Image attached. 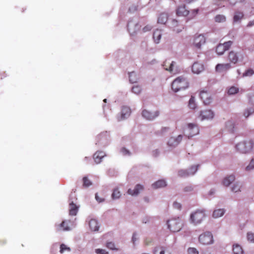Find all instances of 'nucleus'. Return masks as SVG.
I'll use <instances>...</instances> for the list:
<instances>
[{"mask_svg": "<svg viewBox=\"0 0 254 254\" xmlns=\"http://www.w3.org/2000/svg\"><path fill=\"white\" fill-rule=\"evenodd\" d=\"M199 165H192L189 169H187L190 176L193 175L197 171Z\"/></svg>", "mask_w": 254, "mask_h": 254, "instance_id": "obj_36", "label": "nucleus"}, {"mask_svg": "<svg viewBox=\"0 0 254 254\" xmlns=\"http://www.w3.org/2000/svg\"><path fill=\"white\" fill-rule=\"evenodd\" d=\"M254 168V159H252L248 166L246 168L247 171H251Z\"/></svg>", "mask_w": 254, "mask_h": 254, "instance_id": "obj_47", "label": "nucleus"}, {"mask_svg": "<svg viewBox=\"0 0 254 254\" xmlns=\"http://www.w3.org/2000/svg\"><path fill=\"white\" fill-rule=\"evenodd\" d=\"M141 91V89L139 86L136 85V86H133L132 87V92L134 93L135 94H138L140 93Z\"/></svg>", "mask_w": 254, "mask_h": 254, "instance_id": "obj_44", "label": "nucleus"}, {"mask_svg": "<svg viewBox=\"0 0 254 254\" xmlns=\"http://www.w3.org/2000/svg\"><path fill=\"white\" fill-rule=\"evenodd\" d=\"M176 13L179 16H186L189 15L190 11L186 8L185 5H182L178 7Z\"/></svg>", "mask_w": 254, "mask_h": 254, "instance_id": "obj_17", "label": "nucleus"}, {"mask_svg": "<svg viewBox=\"0 0 254 254\" xmlns=\"http://www.w3.org/2000/svg\"><path fill=\"white\" fill-rule=\"evenodd\" d=\"M225 210L224 209H218L215 210L213 213V217L215 218H218L224 215Z\"/></svg>", "mask_w": 254, "mask_h": 254, "instance_id": "obj_30", "label": "nucleus"}, {"mask_svg": "<svg viewBox=\"0 0 254 254\" xmlns=\"http://www.w3.org/2000/svg\"><path fill=\"white\" fill-rule=\"evenodd\" d=\"M189 84L187 79L183 77L179 76L176 78L172 83V90L177 92L179 91L184 90L189 87Z\"/></svg>", "mask_w": 254, "mask_h": 254, "instance_id": "obj_1", "label": "nucleus"}, {"mask_svg": "<svg viewBox=\"0 0 254 254\" xmlns=\"http://www.w3.org/2000/svg\"><path fill=\"white\" fill-rule=\"evenodd\" d=\"M168 15L166 13H161L158 18V23L164 24L167 21Z\"/></svg>", "mask_w": 254, "mask_h": 254, "instance_id": "obj_28", "label": "nucleus"}, {"mask_svg": "<svg viewBox=\"0 0 254 254\" xmlns=\"http://www.w3.org/2000/svg\"><path fill=\"white\" fill-rule=\"evenodd\" d=\"M233 44V41H228L227 42H224L222 45L224 46V47L225 49L226 50H228L229 49V48L231 47L232 45Z\"/></svg>", "mask_w": 254, "mask_h": 254, "instance_id": "obj_46", "label": "nucleus"}, {"mask_svg": "<svg viewBox=\"0 0 254 254\" xmlns=\"http://www.w3.org/2000/svg\"><path fill=\"white\" fill-rule=\"evenodd\" d=\"M253 25H254V20L253 21H250V22L248 23V24L247 26H248V27H250V26H253Z\"/></svg>", "mask_w": 254, "mask_h": 254, "instance_id": "obj_60", "label": "nucleus"}, {"mask_svg": "<svg viewBox=\"0 0 254 254\" xmlns=\"http://www.w3.org/2000/svg\"><path fill=\"white\" fill-rule=\"evenodd\" d=\"M78 210V207L73 202L69 203V214L71 216L76 215Z\"/></svg>", "mask_w": 254, "mask_h": 254, "instance_id": "obj_21", "label": "nucleus"}, {"mask_svg": "<svg viewBox=\"0 0 254 254\" xmlns=\"http://www.w3.org/2000/svg\"><path fill=\"white\" fill-rule=\"evenodd\" d=\"M233 252L234 254H243L244 253L242 247L237 244L233 245Z\"/></svg>", "mask_w": 254, "mask_h": 254, "instance_id": "obj_32", "label": "nucleus"}, {"mask_svg": "<svg viewBox=\"0 0 254 254\" xmlns=\"http://www.w3.org/2000/svg\"><path fill=\"white\" fill-rule=\"evenodd\" d=\"M159 111L151 112L147 110H143L142 112V116L147 120H153L159 116Z\"/></svg>", "mask_w": 254, "mask_h": 254, "instance_id": "obj_8", "label": "nucleus"}, {"mask_svg": "<svg viewBox=\"0 0 254 254\" xmlns=\"http://www.w3.org/2000/svg\"><path fill=\"white\" fill-rule=\"evenodd\" d=\"M225 51L222 44H219L216 48V52L219 55H222Z\"/></svg>", "mask_w": 254, "mask_h": 254, "instance_id": "obj_34", "label": "nucleus"}, {"mask_svg": "<svg viewBox=\"0 0 254 254\" xmlns=\"http://www.w3.org/2000/svg\"><path fill=\"white\" fill-rule=\"evenodd\" d=\"M121 151L124 155H129L130 153L128 150L126 149L125 148H123L121 149Z\"/></svg>", "mask_w": 254, "mask_h": 254, "instance_id": "obj_57", "label": "nucleus"}, {"mask_svg": "<svg viewBox=\"0 0 254 254\" xmlns=\"http://www.w3.org/2000/svg\"><path fill=\"white\" fill-rule=\"evenodd\" d=\"M235 177L233 175H230L228 177H225L223 181V184L226 186H229L232 182L235 181Z\"/></svg>", "mask_w": 254, "mask_h": 254, "instance_id": "obj_25", "label": "nucleus"}, {"mask_svg": "<svg viewBox=\"0 0 254 254\" xmlns=\"http://www.w3.org/2000/svg\"><path fill=\"white\" fill-rule=\"evenodd\" d=\"M206 42V39L202 34L195 35L194 37L192 45L196 49H200L201 46Z\"/></svg>", "mask_w": 254, "mask_h": 254, "instance_id": "obj_7", "label": "nucleus"}, {"mask_svg": "<svg viewBox=\"0 0 254 254\" xmlns=\"http://www.w3.org/2000/svg\"><path fill=\"white\" fill-rule=\"evenodd\" d=\"M199 96L205 105H209L212 102V99L211 95L207 91L201 90L200 92Z\"/></svg>", "mask_w": 254, "mask_h": 254, "instance_id": "obj_11", "label": "nucleus"}, {"mask_svg": "<svg viewBox=\"0 0 254 254\" xmlns=\"http://www.w3.org/2000/svg\"><path fill=\"white\" fill-rule=\"evenodd\" d=\"M238 91L239 89L238 88L234 86H232L229 89L228 91V93L229 95H233L235 93H237L238 92Z\"/></svg>", "mask_w": 254, "mask_h": 254, "instance_id": "obj_43", "label": "nucleus"}, {"mask_svg": "<svg viewBox=\"0 0 254 254\" xmlns=\"http://www.w3.org/2000/svg\"><path fill=\"white\" fill-rule=\"evenodd\" d=\"M191 69L194 73L199 74L203 70L204 67L202 64L195 62L192 65Z\"/></svg>", "mask_w": 254, "mask_h": 254, "instance_id": "obj_16", "label": "nucleus"}, {"mask_svg": "<svg viewBox=\"0 0 254 254\" xmlns=\"http://www.w3.org/2000/svg\"><path fill=\"white\" fill-rule=\"evenodd\" d=\"M206 217L205 210L198 209L192 213L190 216L191 222L195 225L201 223Z\"/></svg>", "mask_w": 254, "mask_h": 254, "instance_id": "obj_3", "label": "nucleus"}, {"mask_svg": "<svg viewBox=\"0 0 254 254\" xmlns=\"http://www.w3.org/2000/svg\"><path fill=\"white\" fill-rule=\"evenodd\" d=\"M215 20L217 22H223L225 21L226 18L223 15H217L215 17Z\"/></svg>", "mask_w": 254, "mask_h": 254, "instance_id": "obj_40", "label": "nucleus"}, {"mask_svg": "<svg viewBox=\"0 0 254 254\" xmlns=\"http://www.w3.org/2000/svg\"><path fill=\"white\" fill-rule=\"evenodd\" d=\"M173 207L175 208L180 209L181 208V204L180 203L174 202L173 203Z\"/></svg>", "mask_w": 254, "mask_h": 254, "instance_id": "obj_55", "label": "nucleus"}, {"mask_svg": "<svg viewBox=\"0 0 254 254\" xmlns=\"http://www.w3.org/2000/svg\"><path fill=\"white\" fill-rule=\"evenodd\" d=\"M239 58H242V55L234 51H231L228 53V60L232 64H236L238 62Z\"/></svg>", "mask_w": 254, "mask_h": 254, "instance_id": "obj_12", "label": "nucleus"}, {"mask_svg": "<svg viewBox=\"0 0 254 254\" xmlns=\"http://www.w3.org/2000/svg\"><path fill=\"white\" fill-rule=\"evenodd\" d=\"M169 23L170 28L177 33L180 32L184 29L183 25L179 23L178 21L176 19H172L169 21Z\"/></svg>", "mask_w": 254, "mask_h": 254, "instance_id": "obj_10", "label": "nucleus"}, {"mask_svg": "<svg viewBox=\"0 0 254 254\" xmlns=\"http://www.w3.org/2000/svg\"><path fill=\"white\" fill-rule=\"evenodd\" d=\"M103 135L102 134H100L98 136V139H100L102 137Z\"/></svg>", "mask_w": 254, "mask_h": 254, "instance_id": "obj_64", "label": "nucleus"}, {"mask_svg": "<svg viewBox=\"0 0 254 254\" xmlns=\"http://www.w3.org/2000/svg\"><path fill=\"white\" fill-rule=\"evenodd\" d=\"M92 185L91 182L86 177L83 178V186L84 187H88Z\"/></svg>", "mask_w": 254, "mask_h": 254, "instance_id": "obj_41", "label": "nucleus"}, {"mask_svg": "<svg viewBox=\"0 0 254 254\" xmlns=\"http://www.w3.org/2000/svg\"><path fill=\"white\" fill-rule=\"evenodd\" d=\"M70 221L69 220L63 221L62 223L59 225L58 228L59 230H63L64 231H69L70 230L69 224Z\"/></svg>", "mask_w": 254, "mask_h": 254, "instance_id": "obj_24", "label": "nucleus"}, {"mask_svg": "<svg viewBox=\"0 0 254 254\" xmlns=\"http://www.w3.org/2000/svg\"><path fill=\"white\" fill-rule=\"evenodd\" d=\"M137 6H136L135 5H133V6L129 7V11L130 12H133L134 11L137 10Z\"/></svg>", "mask_w": 254, "mask_h": 254, "instance_id": "obj_59", "label": "nucleus"}, {"mask_svg": "<svg viewBox=\"0 0 254 254\" xmlns=\"http://www.w3.org/2000/svg\"><path fill=\"white\" fill-rule=\"evenodd\" d=\"M193 190V188L191 186H187L184 188V191L186 192L191 191Z\"/></svg>", "mask_w": 254, "mask_h": 254, "instance_id": "obj_56", "label": "nucleus"}, {"mask_svg": "<svg viewBox=\"0 0 254 254\" xmlns=\"http://www.w3.org/2000/svg\"><path fill=\"white\" fill-rule=\"evenodd\" d=\"M247 238L248 241L254 243V233L249 232L247 234Z\"/></svg>", "mask_w": 254, "mask_h": 254, "instance_id": "obj_48", "label": "nucleus"}, {"mask_svg": "<svg viewBox=\"0 0 254 254\" xmlns=\"http://www.w3.org/2000/svg\"><path fill=\"white\" fill-rule=\"evenodd\" d=\"M251 101L252 102V104H254V96L251 99Z\"/></svg>", "mask_w": 254, "mask_h": 254, "instance_id": "obj_62", "label": "nucleus"}, {"mask_svg": "<svg viewBox=\"0 0 254 254\" xmlns=\"http://www.w3.org/2000/svg\"><path fill=\"white\" fill-rule=\"evenodd\" d=\"M253 146V142L249 140L238 143L236 146V148L240 153H246L252 150Z\"/></svg>", "mask_w": 254, "mask_h": 254, "instance_id": "obj_4", "label": "nucleus"}, {"mask_svg": "<svg viewBox=\"0 0 254 254\" xmlns=\"http://www.w3.org/2000/svg\"><path fill=\"white\" fill-rule=\"evenodd\" d=\"M106 247L108 249L112 250H117L115 247V245L114 243L113 242H111L107 243Z\"/></svg>", "mask_w": 254, "mask_h": 254, "instance_id": "obj_50", "label": "nucleus"}, {"mask_svg": "<svg viewBox=\"0 0 254 254\" xmlns=\"http://www.w3.org/2000/svg\"><path fill=\"white\" fill-rule=\"evenodd\" d=\"M192 1H193V0H186V3H190Z\"/></svg>", "mask_w": 254, "mask_h": 254, "instance_id": "obj_63", "label": "nucleus"}, {"mask_svg": "<svg viewBox=\"0 0 254 254\" xmlns=\"http://www.w3.org/2000/svg\"><path fill=\"white\" fill-rule=\"evenodd\" d=\"M162 33L160 30L156 29L153 33V37L155 43H158L161 38Z\"/></svg>", "mask_w": 254, "mask_h": 254, "instance_id": "obj_29", "label": "nucleus"}, {"mask_svg": "<svg viewBox=\"0 0 254 254\" xmlns=\"http://www.w3.org/2000/svg\"><path fill=\"white\" fill-rule=\"evenodd\" d=\"M214 116L213 112L210 110L202 111L200 113V117L201 120L205 119H212Z\"/></svg>", "mask_w": 254, "mask_h": 254, "instance_id": "obj_14", "label": "nucleus"}, {"mask_svg": "<svg viewBox=\"0 0 254 254\" xmlns=\"http://www.w3.org/2000/svg\"><path fill=\"white\" fill-rule=\"evenodd\" d=\"M189 254H199L197 250L194 248H190L188 250Z\"/></svg>", "mask_w": 254, "mask_h": 254, "instance_id": "obj_49", "label": "nucleus"}, {"mask_svg": "<svg viewBox=\"0 0 254 254\" xmlns=\"http://www.w3.org/2000/svg\"><path fill=\"white\" fill-rule=\"evenodd\" d=\"M253 74H254V71L252 69H249L243 73V76H252Z\"/></svg>", "mask_w": 254, "mask_h": 254, "instance_id": "obj_51", "label": "nucleus"}, {"mask_svg": "<svg viewBox=\"0 0 254 254\" xmlns=\"http://www.w3.org/2000/svg\"><path fill=\"white\" fill-rule=\"evenodd\" d=\"M152 28V27L150 25H147L145 27H144L142 29V31L143 32H146L149 31H150Z\"/></svg>", "mask_w": 254, "mask_h": 254, "instance_id": "obj_54", "label": "nucleus"}, {"mask_svg": "<svg viewBox=\"0 0 254 254\" xmlns=\"http://www.w3.org/2000/svg\"><path fill=\"white\" fill-rule=\"evenodd\" d=\"M182 139V135H179L177 137H171L168 141V145L171 147H176L180 143Z\"/></svg>", "mask_w": 254, "mask_h": 254, "instance_id": "obj_13", "label": "nucleus"}, {"mask_svg": "<svg viewBox=\"0 0 254 254\" xmlns=\"http://www.w3.org/2000/svg\"><path fill=\"white\" fill-rule=\"evenodd\" d=\"M136 235L133 234L132 238V241L134 242L136 240Z\"/></svg>", "mask_w": 254, "mask_h": 254, "instance_id": "obj_61", "label": "nucleus"}, {"mask_svg": "<svg viewBox=\"0 0 254 254\" xmlns=\"http://www.w3.org/2000/svg\"><path fill=\"white\" fill-rule=\"evenodd\" d=\"M198 240L200 243L202 245H210L213 243V236L210 232H206L201 234Z\"/></svg>", "mask_w": 254, "mask_h": 254, "instance_id": "obj_6", "label": "nucleus"}, {"mask_svg": "<svg viewBox=\"0 0 254 254\" xmlns=\"http://www.w3.org/2000/svg\"><path fill=\"white\" fill-rule=\"evenodd\" d=\"M244 17V14L240 11H236L233 17V21L234 22H237L240 21Z\"/></svg>", "mask_w": 254, "mask_h": 254, "instance_id": "obj_31", "label": "nucleus"}, {"mask_svg": "<svg viewBox=\"0 0 254 254\" xmlns=\"http://www.w3.org/2000/svg\"><path fill=\"white\" fill-rule=\"evenodd\" d=\"M65 251L69 252L70 251V248L68 247L65 245L62 244L60 246V253L61 254L64 253Z\"/></svg>", "mask_w": 254, "mask_h": 254, "instance_id": "obj_42", "label": "nucleus"}, {"mask_svg": "<svg viewBox=\"0 0 254 254\" xmlns=\"http://www.w3.org/2000/svg\"><path fill=\"white\" fill-rule=\"evenodd\" d=\"M144 189L143 186L137 184L135 187L134 190H131L130 189H128L127 192L129 194L131 195H137L140 190H143Z\"/></svg>", "mask_w": 254, "mask_h": 254, "instance_id": "obj_18", "label": "nucleus"}, {"mask_svg": "<svg viewBox=\"0 0 254 254\" xmlns=\"http://www.w3.org/2000/svg\"><path fill=\"white\" fill-rule=\"evenodd\" d=\"M137 76L134 71L129 73V79L130 82H136L137 81Z\"/></svg>", "mask_w": 254, "mask_h": 254, "instance_id": "obj_35", "label": "nucleus"}, {"mask_svg": "<svg viewBox=\"0 0 254 254\" xmlns=\"http://www.w3.org/2000/svg\"><path fill=\"white\" fill-rule=\"evenodd\" d=\"M140 28V26L138 23L132 20L129 21L127 24V29L130 35L135 34Z\"/></svg>", "mask_w": 254, "mask_h": 254, "instance_id": "obj_9", "label": "nucleus"}, {"mask_svg": "<svg viewBox=\"0 0 254 254\" xmlns=\"http://www.w3.org/2000/svg\"><path fill=\"white\" fill-rule=\"evenodd\" d=\"M131 111L129 108L126 106L122 107L121 112V119H124L128 117L130 114Z\"/></svg>", "mask_w": 254, "mask_h": 254, "instance_id": "obj_22", "label": "nucleus"}, {"mask_svg": "<svg viewBox=\"0 0 254 254\" xmlns=\"http://www.w3.org/2000/svg\"><path fill=\"white\" fill-rule=\"evenodd\" d=\"M167 185L166 182L163 180H160L154 184H152V186L154 189H159L165 187Z\"/></svg>", "mask_w": 254, "mask_h": 254, "instance_id": "obj_26", "label": "nucleus"}, {"mask_svg": "<svg viewBox=\"0 0 254 254\" xmlns=\"http://www.w3.org/2000/svg\"><path fill=\"white\" fill-rule=\"evenodd\" d=\"M121 192L118 190V189H115L114 190L112 194V197L113 199H117L119 198L121 196Z\"/></svg>", "mask_w": 254, "mask_h": 254, "instance_id": "obj_38", "label": "nucleus"}, {"mask_svg": "<svg viewBox=\"0 0 254 254\" xmlns=\"http://www.w3.org/2000/svg\"><path fill=\"white\" fill-rule=\"evenodd\" d=\"M231 65L230 64H218L215 67V70L219 72H225L230 69Z\"/></svg>", "mask_w": 254, "mask_h": 254, "instance_id": "obj_15", "label": "nucleus"}, {"mask_svg": "<svg viewBox=\"0 0 254 254\" xmlns=\"http://www.w3.org/2000/svg\"><path fill=\"white\" fill-rule=\"evenodd\" d=\"M154 254H170L166 248L163 247H158L155 248Z\"/></svg>", "mask_w": 254, "mask_h": 254, "instance_id": "obj_27", "label": "nucleus"}, {"mask_svg": "<svg viewBox=\"0 0 254 254\" xmlns=\"http://www.w3.org/2000/svg\"><path fill=\"white\" fill-rule=\"evenodd\" d=\"M241 186L238 183H235L231 188V190L233 192H237L241 191Z\"/></svg>", "mask_w": 254, "mask_h": 254, "instance_id": "obj_39", "label": "nucleus"}, {"mask_svg": "<svg viewBox=\"0 0 254 254\" xmlns=\"http://www.w3.org/2000/svg\"><path fill=\"white\" fill-rule=\"evenodd\" d=\"M168 228L173 232L180 231L184 225L183 221L179 217L172 218L167 221Z\"/></svg>", "mask_w": 254, "mask_h": 254, "instance_id": "obj_2", "label": "nucleus"}, {"mask_svg": "<svg viewBox=\"0 0 254 254\" xmlns=\"http://www.w3.org/2000/svg\"><path fill=\"white\" fill-rule=\"evenodd\" d=\"M184 132L185 136L190 138L199 133L198 126L195 124L190 123L184 129Z\"/></svg>", "mask_w": 254, "mask_h": 254, "instance_id": "obj_5", "label": "nucleus"}, {"mask_svg": "<svg viewBox=\"0 0 254 254\" xmlns=\"http://www.w3.org/2000/svg\"><path fill=\"white\" fill-rule=\"evenodd\" d=\"M176 64V63L173 61H171L170 60H166L163 64L164 68L166 70L170 71H173V67Z\"/></svg>", "mask_w": 254, "mask_h": 254, "instance_id": "obj_20", "label": "nucleus"}, {"mask_svg": "<svg viewBox=\"0 0 254 254\" xmlns=\"http://www.w3.org/2000/svg\"><path fill=\"white\" fill-rule=\"evenodd\" d=\"M95 198L97 201L99 202H103L104 200V198H100L97 193L95 194Z\"/></svg>", "mask_w": 254, "mask_h": 254, "instance_id": "obj_58", "label": "nucleus"}, {"mask_svg": "<svg viewBox=\"0 0 254 254\" xmlns=\"http://www.w3.org/2000/svg\"><path fill=\"white\" fill-rule=\"evenodd\" d=\"M199 11V9L198 8L193 9L191 11V12H190L189 16L190 18L191 19L195 17L198 13Z\"/></svg>", "mask_w": 254, "mask_h": 254, "instance_id": "obj_45", "label": "nucleus"}, {"mask_svg": "<svg viewBox=\"0 0 254 254\" xmlns=\"http://www.w3.org/2000/svg\"><path fill=\"white\" fill-rule=\"evenodd\" d=\"M105 156V153L103 151H98L96 152L93 155V159L96 163H100L102 161V158Z\"/></svg>", "mask_w": 254, "mask_h": 254, "instance_id": "obj_19", "label": "nucleus"}, {"mask_svg": "<svg viewBox=\"0 0 254 254\" xmlns=\"http://www.w3.org/2000/svg\"><path fill=\"white\" fill-rule=\"evenodd\" d=\"M89 226L92 231H98L99 228L97 221L94 219H92L89 221Z\"/></svg>", "mask_w": 254, "mask_h": 254, "instance_id": "obj_23", "label": "nucleus"}, {"mask_svg": "<svg viewBox=\"0 0 254 254\" xmlns=\"http://www.w3.org/2000/svg\"><path fill=\"white\" fill-rule=\"evenodd\" d=\"M178 176L182 178H186L190 176V174L187 170H180L178 171Z\"/></svg>", "mask_w": 254, "mask_h": 254, "instance_id": "obj_33", "label": "nucleus"}, {"mask_svg": "<svg viewBox=\"0 0 254 254\" xmlns=\"http://www.w3.org/2000/svg\"><path fill=\"white\" fill-rule=\"evenodd\" d=\"M189 107L191 109H195L196 105L195 102L194 97L191 96L189 102Z\"/></svg>", "mask_w": 254, "mask_h": 254, "instance_id": "obj_37", "label": "nucleus"}, {"mask_svg": "<svg viewBox=\"0 0 254 254\" xmlns=\"http://www.w3.org/2000/svg\"><path fill=\"white\" fill-rule=\"evenodd\" d=\"M254 112V110H247L244 113V116L246 118H248L251 114Z\"/></svg>", "mask_w": 254, "mask_h": 254, "instance_id": "obj_52", "label": "nucleus"}, {"mask_svg": "<svg viewBox=\"0 0 254 254\" xmlns=\"http://www.w3.org/2000/svg\"><path fill=\"white\" fill-rule=\"evenodd\" d=\"M96 253L97 254H108V252H107L105 250L97 249L96 250Z\"/></svg>", "mask_w": 254, "mask_h": 254, "instance_id": "obj_53", "label": "nucleus"}]
</instances>
